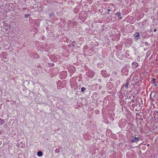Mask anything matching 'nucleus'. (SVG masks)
Listing matches in <instances>:
<instances>
[{
	"label": "nucleus",
	"mask_w": 158,
	"mask_h": 158,
	"mask_svg": "<svg viewBox=\"0 0 158 158\" xmlns=\"http://www.w3.org/2000/svg\"><path fill=\"white\" fill-rule=\"evenodd\" d=\"M138 65V64L135 62H133L132 64V67L133 68L135 69L137 68Z\"/></svg>",
	"instance_id": "7ed1b4c3"
},
{
	"label": "nucleus",
	"mask_w": 158,
	"mask_h": 158,
	"mask_svg": "<svg viewBox=\"0 0 158 158\" xmlns=\"http://www.w3.org/2000/svg\"><path fill=\"white\" fill-rule=\"evenodd\" d=\"M147 146H149V144H148L147 145Z\"/></svg>",
	"instance_id": "a211bd4d"
},
{
	"label": "nucleus",
	"mask_w": 158,
	"mask_h": 158,
	"mask_svg": "<svg viewBox=\"0 0 158 158\" xmlns=\"http://www.w3.org/2000/svg\"><path fill=\"white\" fill-rule=\"evenodd\" d=\"M154 31V32H156V29H155L154 30V31Z\"/></svg>",
	"instance_id": "dca6fc26"
},
{
	"label": "nucleus",
	"mask_w": 158,
	"mask_h": 158,
	"mask_svg": "<svg viewBox=\"0 0 158 158\" xmlns=\"http://www.w3.org/2000/svg\"><path fill=\"white\" fill-rule=\"evenodd\" d=\"M101 73L102 74V76H103V77H109V75H108L107 74V75H104L103 74V73H104V71H101Z\"/></svg>",
	"instance_id": "6e6552de"
},
{
	"label": "nucleus",
	"mask_w": 158,
	"mask_h": 158,
	"mask_svg": "<svg viewBox=\"0 0 158 158\" xmlns=\"http://www.w3.org/2000/svg\"><path fill=\"white\" fill-rule=\"evenodd\" d=\"M116 15H117L118 17L121 19L122 17H121V13L120 12H117L115 14Z\"/></svg>",
	"instance_id": "20e7f679"
},
{
	"label": "nucleus",
	"mask_w": 158,
	"mask_h": 158,
	"mask_svg": "<svg viewBox=\"0 0 158 158\" xmlns=\"http://www.w3.org/2000/svg\"><path fill=\"white\" fill-rule=\"evenodd\" d=\"M108 10V11H110V9H108V10Z\"/></svg>",
	"instance_id": "6ab92c4d"
},
{
	"label": "nucleus",
	"mask_w": 158,
	"mask_h": 158,
	"mask_svg": "<svg viewBox=\"0 0 158 158\" xmlns=\"http://www.w3.org/2000/svg\"><path fill=\"white\" fill-rule=\"evenodd\" d=\"M140 36L139 33L138 32H137L135 33L134 34V36L135 37H138Z\"/></svg>",
	"instance_id": "423d86ee"
},
{
	"label": "nucleus",
	"mask_w": 158,
	"mask_h": 158,
	"mask_svg": "<svg viewBox=\"0 0 158 158\" xmlns=\"http://www.w3.org/2000/svg\"><path fill=\"white\" fill-rule=\"evenodd\" d=\"M4 123V120L1 118L0 119V124L2 125Z\"/></svg>",
	"instance_id": "0eeeda50"
},
{
	"label": "nucleus",
	"mask_w": 158,
	"mask_h": 158,
	"mask_svg": "<svg viewBox=\"0 0 158 158\" xmlns=\"http://www.w3.org/2000/svg\"><path fill=\"white\" fill-rule=\"evenodd\" d=\"M128 86V82H127L126 84L125 85V87L126 88H127Z\"/></svg>",
	"instance_id": "9d476101"
},
{
	"label": "nucleus",
	"mask_w": 158,
	"mask_h": 158,
	"mask_svg": "<svg viewBox=\"0 0 158 158\" xmlns=\"http://www.w3.org/2000/svg\"><path fill=\"white\" fill-rule=\"evenodd\" d=\"M5 29L6 31L7 30V28H5Z\"/></svg>",
	"instance_id": "aec40b11"
},
{
	"label": "nucleus",
	"mask_w": 158,
	"mask_h": 158,
	"mask_svg": "<svg viewBox=\"0 0 158 158\" xmlns=\"http://www.w3.org/2000/svg\"><path fill=\"white\" fill-rule=\"evenodd\" d=\"M152 81L153 83H154L155 82L156 79L154 78H152Z\"/></svg>",
	"instance_id": "f8f14e48"
},
{
	"label": "nucleus",
	"mask_w": 158,
	"mask_h": 158,
	"mask_svg": "<svg viewBox=\"0 0 158 158\" xmlns=\"http://www.w3.org/2000/svg\"><path fill=\"white\" fill-rule=\"evenodd\" d=\"M114 75H116L117 74L115 72H114Z\"/></svg>",
	"instance_id": "f3484780"
},
{
	"label": "nucleus",
	"mask_w": 158,
	"mask_h": 158,
	"mask_svg": "<svg viewBox=\"0 0 158 158\" xmlns=\"http://www.w3.org/2000/svg\"><path fill=\"white\" fill-rule=\"evenodd\" d=\"M53 14H52V13H50L49 14V16L50 17H52V16L53 15Z\"/></svg>",
	"instance_id": "4468645a"
},
{
	"label": "nucleus",
	"mask_w": 158,
	"mask_h": 158,
	"mask_svg": "<svg viewBox=\"0 0 158 158\" xmlns=\"http://www.w3.org/2000/svg\"><path fill=\"white\" fill-rule=\"evenodd\" d=\"M37 155L38 156L41 157L42 156L43 153L40 151H38L37 153Z\"/></svg>",
	"instance_id": "39448f33"
},
{
	"label": "nucleus",
	"mask_w": 158,
	"mask_h": 158,
	"mask_svg": "<svg viewBox=\"0 0 158 158\" xmlns=\"http://www.w3.org/2000/svg\"><path fill=\"white\" fill-rule=\"evenodd\" d=\"M30 15L29 14H26V15H25V17H27L28 18V16H29Z\"/></svg>",
	"instance_id": "2eb2a0df"
},
{
	"label": "nucleus",
	"mask_w": 158,
	"mask_h": 158,
	"mask_svg": "<svg viewBox=\"0 0 158 158\" xmlns=\"http://www.w3.org/2000/svg\"><path fill=\"white\" fill-rule=\"evenodd\" d=\"M139 138L138 137L133 138L131 140V143H135L139 140Z\"/></svg>",
	"instance_id": "f257e3e1"
},
{
	"label": "nucleus",
	"mask_w": 158,
	"mask_h": 158,
	"mask_svg": "<svg viewBox=\"0 0 158 158\" xmlns=\"http://www.w3.org/2000/svg\"><path fill=\"white\" fill-rule=\"evenodd\" d=\"M86 89V88H85L84 87H82L81 88V91L82 92H83Z\"/></svg>",
	"instance_id": "1a4fd4ad"
},
{
	"label": "nucleus",
	"mask_w": 158,
	"mask_h": 158,
	"mask_svg": "<svg viewBox=\"0 0 158 158\" xmlns=\"http://www.w3.org/2000/svg\"><path fill=\"white\" fill-rule=\"evenodd\" d=\"M132 101L133 102L134 100H133V99H132Z\"/></svg>",
	"instance_id": "5701e85b"
},
{
	"label": "nucleus",
	"mask_w": 158,
	"mask_h": 158,
	"mask_svg": "<svg viewBox=\"0 0 158 158\" xmlns=\"http://www.w3.org/2000/svg\"><path fill=\"white\" fill-rule=\"evenodd\" d=\"M145 45L147 46H149V44H148V42H145Z\"/></svg>",
	"instance_id": "ddd939ff"
},
{
	"label": "nucleus",
	"mask_w": 158,
	"mask_h": 158,
	"mask_svg": "<svg viewBox=\"0 0 158 158\" xmlns=\"http://www.w3.org/2000/svg\"><path fill=\"white\" fill-rule=\"evenodd\" d=\"M76 44L75 42L73 41H70V43L69 44V46L71 47H74L76 45Z\"/></svg>",
	"instance_id": "f03ea898"
},
{
	"label": "nucleus",
	"mask_w": 158,
	"mask_h": 158,
	"mask_svg": "<svg viewBox=\"0 0 158 158\" xmlns=\"http://www.w3.org/2000/svg\"><path fill=\"white\" fill-rule=\"evenodd\" d=\"M59 151H60L59 149H56L55 150V152H56V153H58L59 152Z\"/></svg>",
	"instance_id": "9b49d317"
},
{
	"label": "nucleus",
	"mask_w": 158,
	"mask_h": 158,
	"mask_svg": "<svg viewBox=\"0 0 158 158\" xmlns=\"http://www.w3.org/2000/svg\"><path fill=\"white\" fill-rule=\"evenodd\" d=\"M156 84H155V86H156Z\"/></svg>",
	"instance_id": "4be33fe9"
},
{
	"label": "nucleus",
	"mask_w": 158,
	"mask_h": 158,
	"mask_svg": "<svg viewBox=\"0 0 158 158\" xmlns=\"http://www.w3.org/2000/svg\"><path fill=\"white\" fill-rule=\"evenodd\" d=\"M138 38H136V39L135 40H138Z\"/></svg>",
	"instance_id": "412c9836"
}]
</instances>
